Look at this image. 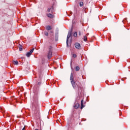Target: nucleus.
I'll list each match as a JSON object with an SVG mask.
<instances>
[{"mask_svg": "<svg viewBox=\"0 0 130 130\" xmlns=\"http://www.w3.org/2000/svg\"><path fill=\"white\" fill-rule=\"evenodd\" d=\"M41 85V82H38V84L35 85L33 88L34 93L35 95L32 99V113L36 115H39V106L38 105V94L39 93V86Z\"/></svg>", "mask_w": 130, "mask_h": 130, "instance_id": "nucleus-1", "label": "nucleus"}, {"mask_svg": "<svg viewBox=\"0 0 130 130\" xmlns=\"http://www.w3.org/2000/svg\"><path fill=\"white\" fill-rule=\"evenodd\" d=\"M52 2L53 3L52 6L48 8L47 10V12H48V13H51V14H53V13L55 12L54 8H55V3H56L55 0H52Z\"/></svg>", "mask_w": 130, "mask_h": 130, "instance_id": "nucleus-2", "label": "nucleus"}, {"mask_svg": "<svg viewBox=\"0 0 130 130\" xmlns=\"http://www.w3.org/2000/svg\"><path fill=\"white\" fill-rule=\"evenodd\" d=\"M52 51H53L52 46H49L48 47V51L47 53V57L49 60V59H51V58L52 57Z\"/></svg>", "mask_w": 130, "mask_h": 130, "instance_id": "nucleus-3", "label": "nucleus"}, {"mask_svg": "<svg viewBox=\"0 0 130 130\" xmlns=\"http://www.w3.org/2000/svg\"><path fill=\"white\" fill-rule=\"evenodd\" d=\"M75 85L76 88H77V87L78 88V94H80V93H82V91H83V86H82V84H81L80 82H78V83H77V82H76Z\"/></svg>", "mask_w": 130, "mask_h": 130, "instance_id": "nucleus-4", "label": "nucleus"}, {"mask_svg": "<svg viewBox=\"0 0 130 130\" xmlns=\"http://www.w3.org/2000/svg\"><path fill=\"white\" fill-rule=\"evenodd\" d=\"M70 80H71L73 88H74V89H76V82L74 80V75H73V73L71 74Z\"/></svg>", "mask_w": 130, "mask_h": 130, "instance_id": "nucleus-5", "label": "nucleus"}, {"mask_svg": "<svg viewBox=\"0 0 130 130\" xmlns=\"http://www.w3.org/2000/svg\"><path fill=\"white\" fill-rule=\"evenodd\" d=\"M72 31H73V28H71V31H69L68 36H67V42H66L67 47H70V45H69V39H70V37H71V36H72Z\"/></svg>", "mask_w": 130, "mask_h": 130, "instance_id": "nucleus-6", "label": "nucleus"}, {"mask_svg": "<svg viewBox=\"0 0 130 130\" xmlns=\"http://www.w3.org/2000/svg\"><path fill=\"white\" fill-rule=\"evenodd\" d=\"M34 49H35L34 48L30 49V51L26 53V55L27 57H30V56L31 55V54L33 53V51H34Z\"/></svg>", "mask_w": 130, "mask_h": 130, "instance_id": "nucleus-7", "label": "nucleus"}, {"mask_svg": "<svg viewBox=\"0 0 130 130\" xmlns=\"http://www.w3.org/2000/svg\"><path fill=\"white\" fill-rule=\"evenodd\" d=\"M75 46L77 49H79V50L81 49V44H80V43H75Z\"/></svg>", "mask_w": 130, "mask_h": 130, "instance_id": "nucleus-8", "label": "nucleus"}, {"mask_svg": "<svg viewBox=\"0 0 130 130\" xmlns=\"http://www.w3.org/2000/svg\"><path fill=\"white\" fill-rule=\"evenodd\" d=\"M79 106H80V104H79L78 103L75 102L74 105V108H75V109H78Z\"/></svg>", "mask_w": 130, "mask_h": 130, "instance_id": "nucleus-9", "label": "nucleus"}, {"mask_svg": "<svg viewBox=\"0 0 130 130\" xmlns=\"http://www.w3.org/2000/svg\"><path fill=\"white\" fill-rule=\"evenodd\" d=\"M53 13H48L47 14V17L48 18H50L51 19H52L53 18H54V15L53 14Z\"/></svg>", "mask_w": 130, "mask_h": 130, "instance_id": "nucleus-10", "label": "nucleus"}, {"mask_svg": "<svg viewBox=\"0 0 130 130\" xmlns=\"http://www.w3.org/2000/svg\"><path fill=\"white\" fill-rule=\"evenodd\" d=\"M46 30L47 31H50L51 30H52V27H51L50 25H47L46 26Z\"/></svg>", "mask_w": 130, "mask_h": 130, "instance_id": "nucleus-11", "label": "nucleus"}, {"mask_svg": "<svg viewBox=\"0 0 130 130\" xmlns=\"http://www.w3.org/2000/svg\"><path fill=\"white\" fill-rule=\"evenodd\" d=\"M85 107V106L84 105V100H82L81 101V109Z\"/></svg>", "mask_w": 130, "mask_h": 130, "instance_id": "nucleus-12", "label": "nucleus"}, {"mask_svg": "<svg viewBox=\"0 0 130 130\" xmlns=\"http://www.w3.org/2000/svg\"><path fill=\"white\" fill-rule=\"evenodd\" d=\"M82 11H83V12L85 13H87V12H88V8L86 7H83Z\"/></svg>", "mask_w": 130, "mask_h": 130, "instance_id": "nucleus-13", "label": "nucleus"}, {"mask_svg": "<svg viewBox=\"0 0 130 130\" xmlns=\"http://www.w3.org/2000/svg\"><path fill=\"white\" fill-rule=\"evenodd\" d=\"M19 51H22V50H23V46L19 44Z\"/></svg>", "mask_w": 130, "mask_h": 130, "instance_id": "nucleus-14", "label": "nucleus"}, {"mask_svg": "<svg viewBox=\"0 0 130 130\" xmlns=\"http://www.w3.org/2000/svg\"><path fill=\"white\" fill-rule=\"evenodd\" d=\"M13 63H14V64H15L16 66H18L19 64V62H18L17 60L14 61Z\"/></svg>", "mask_w": 130, "mask_h": 130, "instance_id": "nucleus-15", "label": "nucleus"}, {"mask_svg": "<svg viewBox=\"0 0 130 130\" xmlns=\"http://www.w3.org/2000/svg\"><path fill=\"white\" fill-rule=\"evenodd\" d=\"M79 6L81 7H83V6H84V2H80L79 3Z\"/></svg>", "mask_w": 130, "mask_h": 130, "instance_id": "nucleus-16", "label": "nucleus"}, {"mask_svg": "<svg viewBox=\"0 0 130 130\" xmlns=\"http://www.w3.org/2000/svg\"><path fill=\"white\" fill-rule=\"evenodd\" d=\"M45 62V59H44V58H42V61H41L42 64H44Z\"/></svg>", "mask_w": 130, "mask_h": 130, "instance_id": "nucleus-17", "label": "nucleus"}, {"mask_svg": "<svg viewBox=\"0 0 130 130\" xmlns=\"http://www.w3.org/2000/svg\"><path fill=\"white\" fill-rule=\"evenodd\" d=\"M75 70H76V72H78V71H80V67L77 66V67L75 68Z\"/></svg>", "mask_w": 130, "mask_h": 130, "instance_id": "nucleus-18", "label": "nucleus"}, {"mask_svg": "<svg viewBox=\"0 0 130 130\" xmlns=\"http://www.w3.org/2000/svg\"><path fill=\"white\" fill-rule=\"evenodd\" d=\"M44 34H45V36H48V35H49L48 32H47L46 31H44Z\"/></svg>", "mask_w": 130, "mask_h": 130, "instance_id": "nucleus-19", "label": "nucleus"}, {"mask_svg": "<svg viewBox=\"0 0 130 130\" xmlns=\"http://www.w3.org/2000/svg\"><path fill=\"white\" fill-rule=\"evenodd\" d=\"M73 36H74V37H77V36H78V32H74Z\"/></svg>", "mask_w": 130, "mask_h": 130, "instance_id": "nucleus-20", "label": "nucleus"}, {"mask_svg": "<svg viewBox=\"0 0 130 130\" xmlns=\"http://www.w3.org/2000/svg\"><path fill=\"white\" fill-rule=\"evenodd\" d=\"M83 40L85 42L87 41V36H84Z\"/></svg>", "mask_w": 130, "mask_h": 130, "instance_id": "nucleus-21", "label": "nucleus"}, {"mask_svg": "<svg viewBox=\"0 0 130 130\" xmlns=\"http://www.w3.org/2000/svg\"><path fill=\"white\" fill-rule=\"evenodd\" d=\"M50 34H51V35H52V36H53V31L50 30Z\"/></svg>", "mask_w": 130, "mask_h": 130, "instance_id": "nucleus-22", "label": "nucleus"}, {"mask_svg": "<svg viewBox=\"0 0 130 130\" xmlns=\"http://www.w3.org/2000/svg\"><path fill=\"white\" fill-rule=\"evenodd\" d=\"M73 57L76 58V57H77V55L76 54H73Z\"/></svg>", "mask_w": 130, "mask_h": 130, "instance_id": "nucleus-23", "label": "nucleus"}, {"mask_svg": "<svg viewBox=\"0 0 130 130\" xmlns=\"http://www.w3.org/2000/svg\"><path fill=\"white\" fill-rule=\"evenodd\" d=\"M80 99H81V98H80V96L77 97L76 101H77V102H79L78 100H80Z\"/></svg>", "mask_w": 130, "mask_h": 130, "instance_id": "nucleus-24", "label": "nucleus"}, {"mask_svg": "<svg viewBox=\"0 0 130 130\" xmlns=\"http://www.w3.org/2000/svg\"><path fill=\"white\" fill-rule=\"evenodd\" d=\"M78 35H79V36H81V35H82V33L80 31H78Z\"/></svg>", "mask_w": 130, "mask_h": 130, "instance_id": "nucleus-25", "label": "nucleus"}, {"mask_svg": "<svg viewBox=\"0 0 130 130\" xmlns=\"http://www.w3.org/2000/svg\"><path fill=\"white\" fill-rule=\"evenodd\" d=\"M73 63V62H72V61H71V63H70V66H71V69H73V66L72 65Z\"/></svg>", "mask_w": 130, "mask_h": 130, "instance_id": "nucleus-26", "label": "nucleus"}, {"mask_svg": "<svg viewBox=\"0 0 130 130\" xmlns=\"http://www.w3.org/2000/svg\"><path fill=\"white\" fill-rule=\"evenodd\" d=\"M127 20V18H124V21H126Z\"/></svg>", "mask_w": 130, "mask_h": 130, "instance_id": "nucleus-27", "label": "nucleus"}, {"mask_svg": "<svg viewBox=\"0 0 130 130\" xmlns=\"http://www.w3.org/2000/svg\"><path fill=\"white\" fill-rule=\"evenodd\" d=\"M22 130H25V127H24Z\"/></svg>", "mask_w": 130, "mask_h": 130, "instance_id": "nucleus-28", "label": "nucleus"}, {"mask_svg": "<svg viewBox=\"0 0 130 130\" xmlns=\"http://www.w3.org/2000/svg\"><path fill=\"white\" fill-rule=\"evenodd\" d=\"M86 35H89V34H87Z\"/></svg>", "mask_w": 130, "mask_h": 130, "instance_id": "nucleus-29", "label": "nucleus"}, {"mask_svg": "<svg viewBox=\"0 0 130 130\" xmlns=\"http://www.w3.org/2000/svg\"><path fill=\"white\" fill-rule=\"evenodd\" d=\"M123 21H124V20H123V21H122V22H123Z\"/></svg>", "mask_w": 130, "mask_h": 130, "instance_id": "nucleus-30", "label": "nucleus"}, {"mask_svg": "<svg viewBox=\"0 0 130 130\" xmlns=\"http://www.w3.org/2000/svg\"><path fill=\"white\" fill-rule=\"evenodd\" d=\"M71 14H73V12H71Z\"/></svg>", "mask_w": 130, "mask_h": 130, "instance_id": "nucleus-31", "label": "nucleus"}, {"mask_svg": "<svg viewBox=\"0 0 130 130\" xmlns=\"http://www.w3.org/2000/svg\"><path fill=\"white\" fill-rule=\"evenodd\" d=\"M81 1H84V0H81Z\"/></svg>", "mask_w": 130, "mask_h": 130, "instance_id": "nucleus-32", "label": "nucleus"}]
</instances>
